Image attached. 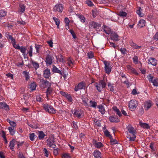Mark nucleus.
I'll return each instance as SVG.
<instances>
[{"instance_id": "nucleus-1", "label": "nucleus", "mask_w": 158, "mask_h": 158, "mask_svg": "<svg viewBox=\"0 0 158 158\" xmlns=\"http://www.w3.org/2000/svg\"><path fill=\"white\" fill-rule=\"evenodd\" d=\"M127 131V138L129 139L130 141H134L136 138V129L131 125L129 124L126 128Z\"/></svg>"}, {"instance_id": "nucleus-2", "label": "nucleus", "mask_w": 158, "mask_h": 158, "mask_svg": "<svg viewBox=\"0 0 158 158\" xmlns=\"http://www.w3.org/2000/svg\"><path fill=\"white\" fill-rule=\"evenodd\" d=\"M106 85L105 80L103 79L100 81L99 82L95 83V86L96 87L97 90L99 92H101L103 88L106 87Z\"/></svg>"}, {"instance_id": "nucleus-3", "label": "nucleus", "mask_w": 158, "mask_h": 158, "mask_svg": "<svg viewBox=\"0 0 158 158\" xmlns=\"http://www.w3.org/2000/svg\"><path fill=\"white\" fill-rule=\"evenodd\" d=\"M43 107L46 111L49 113L54 114L56 112V110L53 107L47 103L43 104Z\"/></svg>"}, {"instance_id": "nucleus-4", "label": "nucleus", "mask_w": 158, "mask_h": 158, "mask_svg": "<svg viewBox=\"0 0 158 158\" xmlns=\"http://www.w3.org/2000/svg\"><path fill=\"white\" fill-rule=\"evenodd\" d=\"M40 81L41 82L40 87L42 88L45 89L51 86V82L47 80L41 79L40 80Z\"/></svg>"}, {"instance_id": "nucleus-5", "label": "nucleus", "mask_w": 158, "mask_h": 158, "mask_svg": "<svg viewBox=\"0 0 158 158\" xmlns=\"http://www.w3.org/2000/svg\"><path fill=\"white\" fill-rule=\"evenodd\" d=\"M105 65V69L106 73L107 74H109L111 71V65L110 62L106 60L103 61Z\"/></svg>"}, {"instance_id": "nucleus-6", "label": "nucleus", "mask_w": 158, "mask_h": 158, "mask_svg": "<svg viewBox=\"0 0 158 158\" xmlns=\"http://www.w3.org/2000/svg\"><path fill=\"white\" fill-rule=\"evenodd\" d=\"M138 105L137 102L135 100H131L129 103V109L132 111H133L136 109Z\"/></svg>"}, {"instance_id": "nucleus-7", "label": "nucleus", "mask_w": 158, "mask_h": 158, "mask_svg": "<svg viewBox=\"0 0 158 158\" xmlns=\"http://www.w3.org/2000/svg\"><path fill=\"white\" fill-rule=\"evenodd\" d=\"M75 111L73 114L75 115L78 118H81L83 117L84 116L83 111L80 109H74Z\"/></svg>"}, {"instance_id": "nucleus-8", "label": "nucleus", "mask_w": 158, "mask_h": 158, "mask_svg": "<svg viewBox=\"0 0 158 158\" xmlns=\"http://www.w3.org/2000/svg\"><path fill=\"white\" fill-rule=\"evenodd\" d=\"M63 5L61 4L56 5L53 8V10L55 12L58 11L61 13L63 9Z\"/></svg>"}, {"instance_id": "nucleus-9", "label": "nucleus", "mask_w": 158, "mask_h": 158, "mask_svg": "<svg viewBox=\"0 0 158 158\" xmlns=\"http://www.w3.org/2000/svg\"><path fill=\"white\" fill-rule=\"evenodd\" d=\"M100 26V24L94 21L90 22L89 23V27L90 29H98Z\"/></svg>"}, {"instance_id": "nucleus-10", "label": "nucleus", "mask_w": 158, "mask_h": 158, "mask_svg": "<svg viewBox=\"0 0 158 158\" xmlns=\"http://www.w3.org/2000/svg\"><path fill=\"white\" fill-rule=\"evenodd\" d=\"M60 94L63 96L67 98L69 102H72L73 99L70 94H69L64 92L62 91L60 92Z\"/></svg>"}, {"instance_id": "nucleus-11", "label": "nucleus", "mask_w": 158, "mask_h": 158, "mask_svg": "<svg viewBox=\"0 0 158 158\" xmlns=\"http://www.w3.org/2000/svg\"><path fill=\"white\" fill-rule=\"evenodd\" d=\"M53 57L51 55H48L46 57L45 62L47 65H50L52 63Z\"/></svg>"}, {"instance_id": "nucleus-12", "label": "nucleus", "mask_w": 158, "mask_h": 158, "mask_svg": "<svg viewBox=\"0 0 158 158\" xmlns=\"http://www.w3.org/2000/svg\"><path fill=\"white\" fill-rule=\"evenodd\" d=\"M143 105L145 110H148L153 105L152 101L149 100L143 103Z\"/></svg>"}, {"instance_id": "nucleus-13", "label": "nucleus", "mask_w": 158, "mask_h": 158, "mask_svg": "<svg viewBox=\"0 0 158 158\" xmlns=\"http://www.w3.org/2000/svg\"><path fill=\"white\" fill-rule=\"evenodd\" d=\"M43 76L46 79H48L50 77L51 72L50 69L47 68L44 71Z\"/></svg>"}, {"instance_id": "nucleus-14", "label": "nucleus", "mask_w": 158, "mask_h": 158, "mask_svg": "<svg viewBox=\"0 0 158 158\" xmlns=\"http://www.w3.org/2000/svg\"><path fill=\"white\" fill-rule=\"evenodd\" d=\"M93 143L95 147L97 148H100L104 146L101 142H98L95 139L93 140Z\"/></svg>"}, {"instance_id": "nucleus-15", "label": "nucleus", "mask_w": 158, "mask_h": 158, "mask_svg": "<svg viewBox=\"0 0 158 158\" xmlns=\"http://www.w3.org/2000/svg\"><path fill=\"white\" fill-rule=\"evenodd\" d=\"M85 87V84L83 82H81L77 86L74 88V90L76 91H77L80 89H83Z\"/></svg>"}, {"instance_id": "nucleus-16", "label": "nucleus", "mask_w": 158, "mask_h": 158, "mask_svg": "<svg viewBox=\"0 0 158 158\" xmlns=\"http://www.w3.org/2000/svg\"><path fill=\"white\" fill-rule=\"evenodd\" d=\"M55 142L53 137H50L46 140L47 145L50 148L52 145Z\"/></svg>"}, {"instance_id": "nucleus-17", "label": "nucleus", "mask_w": 158, "mask_h": 158, "mask_svg": "<svg viewBox=\"0 0 158 158\" xmlns=\"http://www.w3.org/2000/svg\"><path fill=\"white\" fill-rule=\"evenodd\" d=\"M148 63L153 66H156L157 64V60L154 58L150 57L148 59Z\"/></svg>"}, {"instance_id": "nucleus-18", "label": "nucleus", "mask_w": 158, "mask_h": 158, "mask_svg": "<svg viewBox=\"0 0 158 158\" xmlns=\"http://www.w3.org/2000/svg\"><path fill=\"white\" fill-rule=\"evenodd\" d=\"M27 48L26 47L22 46H21L19 50L20 52L22 53L23 55V56L24 58H26V56L27 55V54H26V51Z\"/></svg>"}, {"instance_id": "nucleus-19", "label": "nucleus", "mask_w": 158, "mask_h": 158, "mask_svg": "<svg viewBox=\"0 0 158 158\" xmlns=\"http://www.w3.org/2000/svg\"><path fill=\"white\" fill-rule=\"evenodd\" d=\"M0 109H4L6 110H9V106L5 102H0Z\"/></svg>"}, {"instance_id": "nucleus-20", "label": "nucleus", "mask_w": 158, "mask_h": 158, "mask_svg": "<svg viewBox=\"0 0 158 158\" xmlns=\"http://www.w3.org/2000/svg\"><path fill=\"white\" fill-rule=\"evenodd\" d=\"M109 119L111 123H118L120 122V120L117 117L111 116L109 117Z\"/></svg>"}, {"instance_id": "nucleus-21", "label": "nucleus", "mask_w": 158, "mask_h": 158, "mask_svg": "<svg viewBox=\"0 0 158 158\" xmlns=\"http://www.w3.org/2000/svg\"><path fill=\"white\" fill-rule=\"evenodd\" d=\"M52 71L54 73H57L61 75H62L63 72L58 69L54 65H53L52 66Z\"/></svg>"}, {"instance_id": "nucleus-22", "label": "nucleus", "mask_w": 158, "mask_h": 158, "mask_svg": "<svg viewBox=\"0 0 158 158\" xmlns=\"http://www.w3.org/2000/svg\"><path fill=\"white\" fill-rule=\"evenodd\" d=\"M17 141L14 139H13L11 140L10 142V144L9 147L10 149L12 151H13L14 148V146L15 145V143Z\"/></svg>"}, {"instance_id": "nucleus-23", "label": "nucleus", "mask_w": 158, "mask_h": 158, "mask_svg": "<svg viewBox=\"0 0 158 158\" xmlns=\"http://www.w3.org/2000/svg\"><path fill=\"white\" fill-rule=\"evenodd\" d=\"M118 36L116 33H111L110 35V38L112 40L118 41L119 40Z\"/></svg>"}, {"instance_id": "nucleus-24", "label": "nucleus", "mask_w": 158, "mask_h": 158, "mask_svg": "<svg viewBox=\"0 0 158 158\" xmlns=\"http://www.w3.org/2000/svg\"><path fill=\"white\" fill-rule=\"evenodd\" d=\"M35 47L36 50V53L39 54L40 52V50L42 48V46L41 45L35 44Z\"/></svg>"}, {"instance_id": "nucleus-25", "label": "nucleus", "mask_w": 158, "mask_h": 158, "mask_svg": "<svg viewBox=\"0 0 158 158\" xmlns=\"http://www.w3.org/2000/svg\"><path fill=\"white\" fill-rule=\"evenodd\" d=\"M31 63L35 70H36L39 67V64L37 62L35 61L32 60L31 61Z\"/></svg>"}, {"instance_id": "nucleus-26", "label": "nucleus", "mask_w": 158, "mask_h": 158, "mask_svg": "<svg viewBox=\"0 0 158 158\" xmlns=\"http://www.w3.org/2000/svg\"><path fill=\"white\" fill-rule=\"evenodd\" d=\"M145 20L143 19H141L139 21L138 24V27H140V28H142L145 26Z\"/></svg>"}, {"instance_id": "nucleus-27", "label": "nucleus", "mask_w": 158, "mask_h": 158, "mask_svg": "<svg viewBox=\"0 0 158 158\" xmlns=\"http://www.w3.org/2000/svg\"><path fill=\"white\" fill-rule=\"evenodd\" d=\"M38 138L40 140L43 139L46 135L44 133V132L42 131H38Z\"/></svg>"}, {"instance_id": "nucleus-28", "label": "nucleus", "mask_w": 158, "mask_h": 158, "mask_svg": "<svg viewBox=\"0 0 158 158\" xmlns=\"http://www.w3.org/2000/svg\"><path fill=\"white\" fill-rule=\"evenodd\" d=\"M19 12L22 13H23L25 10L26 7L23 4H20L19 5Z\"/></svg>"}, {"instance_id": "nucleus-29", "label": "nucleus", "mask_w": 158, "mask_h": 158, "mask_svg": "<svg viewBox=\"0 0 158 158\" xmlns=\"http://www.w3.org/2000/svg\"><path fill=\"white\" fill-rule=\"evenodd\" d=\"M98 108L99 109V111L102 114H105V111L104 107L102 105H99L98 106Z\"/></svg>"}, {"instance_id": "nucleus-30", "label": "nucleus", "mask_w": 158, "mask_h": 158, "mask_svg": "<svg viewBox=\"0 0 158 158\" xmlns=\"http://www.w3.org/2000/svg\"><path fill=\"white\" fill-rule=\"evenodd\" d=\"M22 74L25 78L26 80L28 81L30 78L29 73L25 71L23 72Z\"/></svg>"}, {"instance_id": "nucleus-31", "label": "nucleus", "mask_w": 158, "mask_h": 158, "mask_svg": "<svg viewBox=\"0 0 158 158\" xmlns=\"http://www.w3.org/2000/svg\"><path fill=\"white\" fill-rule=\"evenodd\" d=\"M36 86L35 83H31L29 85V88L31 90H34L36 89Z\"/></svg>"}, {"instance_id": "nucleus-32", "label": "nucleus", "mask_w": 158, "mask_h": 158, "mask_svg": "<svg viewBox=\"0 0 158 158\" xmlns=\"http://www.w3.org/2000/svg\"><path fill=\"white\" fill-rule=\"evenodd\" d=\"M113 109L114 110L116 113L117 114L119 117H120L122 115V114L120 111L116 106L113 107Z\"/></svg>"}, {"instance_id": "nucleus-33", "label": "nucleus", "mask_w": 158, "mask_h": 158, "mask_svg": "<svg viewBox=\"0 0 158 158\" xmlns=\"http://www.w3.org/2000/svg\"><path fill=\"white\" fill-rule=\"evenodd\" d=\"M77 16L81 22L84 23L85 22L86 19L83 15L78 14L77 15Z\"/></svg>"}, {"instance_id": "nucleus-34", "label": "nucleus", "mask_w": 158, "mask_h": 158, "mask_svg": "<svg viewBox=\"0 0 158 158\" xmlns=\"http://www.w3.org/2000/svg\"><path fill=\"white\" fill-rule=\"evenodd\" d=\"M51 87V86H50L47 88L46 91V97L47 98H48V95L51 94L52 91V89Z\"/></svg>"}, {"instance_id": "nucleus-35", "label": "nucleus", "mask_w": 158, "mask_h": 158, "mask_svg": "<svg viewBox=\"0 0 158 158\" xmlns=\"http://www.w3.org/2000/svg\"><path fill=\"white\" fill-rule=\"evenodd\" d=\"M33 47L32 45L30 46L27 50V53L29 56L31 57L32 56Z\"/></svg>"}, {"instance_id": "nucleus-36", "label": "nucleus", "mask_w": 158, "mask_h": 158, "mask_svg": "<svg viewBox=\"0 0 158 158\" xmlns=\"http://www.w3.org/2000/svg\"><path fill=\"white\" fill-rule=\"evenodd\" d=\"M142 10V9L140 7L138 8L136 10L137 14L140 17H143L144 15L143 14L141 13Z\"/></svg>"}, {"instance_id": "nucleus-37", "label": "nucleus", "mask_w": 158, "mask_h": 158, "mask_svg": "<svg viewBox=\"0 0 158 158\" xmlns=\"http://www.w3.org/2000/svg\"><path fill=\"white\" fill-rule=\"evenodd\" d=\"M8 129L10 135H13L15 133V131L14 130V127H9Z\"/></svg>"}, {"instance_id": "nucleus-38", "label": "nucleus", "mask_w": 158, "mask_h": 158, "mask_svg": "<svg viewBox=\"0 0 158 158\" xmlns=\"http://www.w3.org/2000/svg\"><path fill=\"white\" fill-rule=\"evenodd\" d=\"M6 15V12L3 10H0V20L2 17Z\"/></svg>"}, {"instance_id": "nucleus-39", "label": "nucleus", "mask_w": 158, "mask_h": 158, "mask_svg": "<svg viewBox=\"0 0 158 158\" xmlns=\"http://www.w3.org/2000/svg\"><path fill=\"white\" fill-rule=\"evenodd\" d=\"M36 136L34 133H30L29 134V139L31 141H34Z\"/></svg>"}, {"instance_id": "nucleus-40", "label": "nucleus", "mask_w": 158, "mask_h": 158, "mask_svg": "<svg viewBox=\"0 0 158 158\" xmlns=\"http://www.w3.org/2000/svg\"><path fill=\"white\" fill-rule=\"evenodd\" d=\"M140 125L143 128L148 129L149 128L148 125L145 123H139Z\"/></svg>"}, {"instance_id": "nucleus-41", "label": "nucleus", "mask_w": 158, "mask_h": 158, "mask_svg": "<svg viewBox=\"0 0 158 158\" xmlns=\"http://www.w3.org/2000/svg\"><path fill=\"white\" fill-rule=\"evenodd\" d=\"M104 133L105 135L109 138H112V136L110 134V132L107 130H106L105 131H104Z\"/></svg>"}, {"instance_id": "nucleus-42", "label": "nucleus", "mask_w": 158, "mask_h": 158, "mask_svg": "<svg viewBox=\"0 0 158 158\" xmlns=\"http://www.w3.org/2000/svg\"><path fill=\"white\" fill-rule=\"evenodd\" d=\"M134 63L135 64H137L139 63V60L138 57L137 56H135L132 58Z\"/></svg>"}, {"instance_id": "nucleus-43", "label": "nucleus", "mask_w": 158, "mask_h": 158, "mask_svg": "<svg viewBox=\"0 0 158 158\" xmlns=\"http://www.w3.org/2000/svg\"><path fill=\"white\" fill-rule=\"evenodd\" d=\"M90 107H94L95 108H96L97 103L96 102L93 101L91 100L90 101Z\"/></svg>"}, {"instance_id": "nucleus-44", "label": "nucleus", "mask_w": 158, "mask_h": 158, "mask_svg": "<svg viewBox=\"0 0 158 158\" xmlns=\"http://www.w3.org/2000/svg\"><path fill=\"white\" fill-rule=\"evenodd\" d=\"M108 86L109 89L111 91L113 92L114 91V87L112 84L110 83H108Z\"/></svg>"}, {"instance_id": "nucleus-45", "label": "nucleus", "mask_w": 158, "mask_h": 158, "mask_svg": "<svg viewBox=\"0 0 158 158\" xmlns=\"http://www.w3.org/2000/svg\"><path fill=\"white\" fill-rule=\"evenodd\" d=\"M92 0H87L85 1V3L88 6L91 7L94 5L93 3L91 1Z\"/></svg>"}, {"instance_id": "nucleus-46", "label": "nucleus", "mask_w": 158, "mask_h": 158, "mask_svg": "<svg viewBox=\"0 0 158 158\" xmlns=\"http://www.w3.org/2000/svg\"><path fill=\"white\" fill-rule=\"evenodd\" d=\"M42 96L40 95H37L36 98V101L39 102H42L43 101L42 98Z\"/></svg>"}, {"instance_id": "nucleus-47", "label": "nucleus", "mask_w": 158, "mask_h": 158, "mask_svg": "<svg viewBox=\"0 0 158 158\" xmlns=\"http://www.w3.org/2000/svg\"><path fill=\"white\" fill-rule=\"evenodd\" d=\"M67 64L70 67L73 64V63L72 61L71 58L70 57L68 58L67 60Z\"/></svg>"}, {"instance_id": "nucleus-48", "label": "nucleus", "mask_w": 158, "mask_h": 158, "mask_svg": "<svg viewBox=\"0 0 158 158\" xmlns=\"http://www.w3.org/2000/svg\"><path fill=\"white\" fill-rule=\"evenodd\" d=\"M118 15L121 17H126L127 15V13L123 11H120L118 14Z\"/></svg>"}, {"instance_id": "nucleus-49", "label": "nucleus", "mask_w": 158, "mask_h": 158, "mask_svg": "<svg viewBox=\"0 0 158 158\" xmlns=\"http://www.w3.org/2000/svg\"><path fill=\"white\" fill-rule=\"evenodd\" d=\"M130 45L134 48H135L136 46V44L134 43L132 40H131L129 42Z\"/></svg>"}, {"instance_id": "nucleus-50", "label": "nucleus", "mask_w": 158, "mask_h": 158, "mask_svg": "<svg viewBox=\"0 0 158 158\" xmlns=\"http://www.w3.org/2000/svg\"><path fill=\"white\" fill-rule=\"evenodd\" d=\"M153 83V85L154 86H157L158 84V79H154L152 82Z\"/></svg>"}, {"instance_id": "nucleus-51", "label": "nucleus", "mask_w": 158, "mask_h": 158, "mask_svg": "<svg viewBox=\"0 0 158 158\" xmlns=\"http://www.w3.org/2000/svg\"><path fill=\"white\" fill-rule=\"evenodd\" d=\"M60 149L57 148L56 149H54L53 150V154L55 156H57L59 154L58 152Z\"/></svg>"}, {"instance_id": "nucleus-52", "label": "nucleus", "mask_w": 158, "mask_h": 158, "mask_svg": "<svg viewBox=\"0 0 158 158\" xmlns=\"http://www.w3.org/2000/svg\"><path fill=\"white\" fill-rule=\"evenodd\" d=\"M130 70L132 73L135 74L136 75H139V73L134 68H131Z\"/></svg>"}, {"instance_id": "nucleus-53", "label": "nucleus", "mask_w": 158, "mask_h": 158, "mask_svg": "<svg viewBox=\"0 0 158 158\" xmlns=\"http://www.w3.org/2000/svg\"><path fill=\"white\" fill-rule=\"evenodd\" d=\"M69 31L72 35L73 38L74 39H76V36L74 31L72 29H70Z\"/></svg>"}, {"instance_id": "nucleus-54", "label": "nucleus", "mask_w": 158, "mask_h": 158, "mask_svg": "<svg viewBox=\"0 0 158 158\" xmlns=\"http://www.w3.org/2000/svg\"><path fill=\"white\" fill-rule=\"evenodd\" d=\"M52 19L56 23V25L57 24H60V21L58 19L54 17H53Z\"/></svg>"}, {"instance_id": "nucleus-55", "label": "nucleus", "mask_w": 158, "mask_h": 158, "mask_svg": "<svg viewBox=\"0 0 158 158\" xmlns=\"http://www.w3.org/2000/svg\"><path fill=\"white\" fill-rule=\"evenodd\" d=\"M110 142L113 143L114 144H116L118 143V142L115 139H114L113 138V137L112 136V138H110Z\"/></svg>"}, {"instance_id": "nucleus-56", "label": "nucleus", "mask_w": 158, "mask_h": 158, "mask_svg": "<svg viewBox=\"0 0 158 158\" xmlns=\"http://www.w3.org/2000/svg\"><path fill=\"white\" fill-rule=\"evenodd\" d=\"M139 114L142 115L144 113V110L142 106L139 110Z\"/></svg>"}, {"instance_id": "nucleus-57", "label": "nucleus", "mask_w": 158, "mask_h": 158, "mask_svg": "<svg viewBox=\"0 0 158 158\" xmlns=\"http://www.w3.org/2000/svg\"><path fill=\"white\" fill-rule=\"evenodd\" d=\"M63 158H71V156L68 153H64L62 156Z\"/></svg>"}, {"instance_id": "nucleus-58", "label": "nucleus", "mask_w": 158, "mask_h": 158, "mask_svg": "<svg viewBox=\"0 0 158 158\" xmlns=\"http://www.w3.org/2000/svg\"><path fill=\"white\" fill-rule=\"evenodd\" d=\"M43 152H44L45 156L47 157H48L49 155V152L45 148H44Z\"/></svg>"}, {"instance_id": "nucleus-59", "label": "nucleus", "mask_w": 158, "mask_h": 158, "mask_svg": "<svg viewBox=\"0 0 158 158\" xmlns=\"http://www.w3.org/2000/svg\"><path fill=\"white\" fill-rule=\"evenodd\" d=\"M153 39L156 41H158V32L156 33L153 37Z\"/></svg>"}, {"instance_id": "nucleus-60", "label": "nucleus", "mask_w": 158, "mask_h": 158, "mask_svg": "<svg viewBox=\"0 0 158 158\" xmlns=\"http://www.w3.org/2000/svg\"><path fill=\"white\" fill-rule=\"evenodd\" d=\"M5 35L7 39H9L10 40H11L13 38L12 35L10 34V33L9 32L6 33Z\"/></svg>"}, {"instance_id": "nucleus-61", "label": "nucleus", "mask_w": 158, "mask_h": 158, "mask_svg": "<svg viewBox=\"0 0 158 158\" xmlns=\"http://www.w3.org/2000/svg\"><path fill=\"white\" fill-rule=\"evenodd\" d=\"M148 80L150 82H152L153 81V77L151 74L148 75L147 77Z\"/></svg>"}, {"instance_id": "nucleus-62", "label": "nucleus", "mask_w": 158, "mask_h": 158, "mask_svg": "<svg viewBox=\"0 0 158 158\" xmlns=\"http://www.w3.org/2000/svg\"><path fill=\"white\" fill-rule=\"evenodd\" d=\"M150 148L153 151H155L156 150V148L154 146V143H150Z\"/></svg>"}, {"instance_id": "nucleus-63", "label": "nucleus", "mask_w": 158, "mask_h": 158, "mask_svg": "<svg viewBox=\"0 0 158 158\" xmlns=\"http://www.w3.org/2000/svg\"><path fill=\"white\" fill-rule=\"evenodd\" d=\"M87 55L89 58V59H92L94 56L93 54L91 52H88L87 53Z\"/></svg>"}, {"instance_id": "nucleus-64", "label": "nucleus", "mask_w": 158, "mask_h": 158, "mask_svg": "<svg viewBox=\"0 0 158 158\" xmlns=\"http://www.w3.org/2000/svg\"><path fill=\"white\" fill-rule=\"evenodd\" d=\"M24 65L23 61H22V62H18L16 64V65L18 67H22L23 65Z\"/></svg>"}]
</instances>
